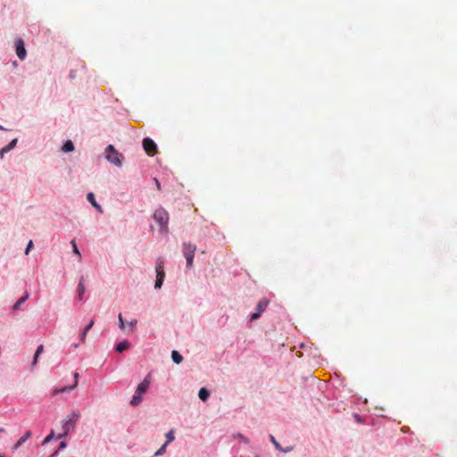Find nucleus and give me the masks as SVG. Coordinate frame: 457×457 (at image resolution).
<instances>
[{"label":"nucleus","mask_w":457,"mask_h":457,"mask_svg":"<svg viewBox=\"0 0 457 457\" xmlns=\"http://www.w3.org/2000/svg\"><path fill=\"white\" fill-rule=\"evenodd\" d=\"M130 346V342L128 339H124L115 345V351L117 353H122L128 350Z\"/></svg>","instance_id":"nucleus-16"},{"label":"nucleus","mask_w":457,"mask_h":457,"mask_svg":"<svg viewBox=\"0 0 457 457\" xmlns=\"http://www.w3.org/2000/svg\"><path fill=\"white\" fill-rule=\"evenodd\" d=\"M18 143V138L12 139L5 146L0 148V158L3 159L4 155L12 151Z\"/></svg>","instance_id":"nucleus-12"},{"label":"nucleus","mask_w":457,"mask_h":457,"mask_svg":"<svg viewBox=\"0 0 457 457\" xmlns=\"http://www.w3.org/2000/svg\"><path fill=\"white\" fill-rule=\"evenodd\" d=\"M29 298V294L26 293L23 296L20 297L19 300L12 305V311H18L21 304H23Z\"/></svg>","instance_id":"nucleus-19"},{"label":"nucleus","mask_w":457,"mask_h":457,"mask_svg":"<svg viewBox=\"0 0 457 457\" xmlns=\"http://www.w3.org/2000/svg\"><path fill=\"white\" fill-rule=\"evenodd\" d=\"M353 416L356 422H358L360 424L364 423V419L358 413H353Z\"/></svg>","instance_id":"nucleus-29"},{"label":"nucleus","mask_w":457,"mask_h":457,"mask_svg":"<svg viewBox=\"0 0 457 457\" xmlns=\"http://www.w3.org/2000/svg\"><path fill=\"white\" fill-rule=\"evenodd\" d=\"M153 219L159 225L160 232L163 235H167L169 232V212L163 207L160 206L154 211Z\"/></svg>","instance_id":"nucleus-2"},{"label":"nucleus","mask_w":457,"mask_h":457,"mask_svg":"<svg viewBox=\"0 0 457 457\" xmlns=\"http://www.w3.org/2000/svg\"><path fill=\"white\" fill-rule=\"evenodd\" d=\"M79 417L80 413L79 411H72L62 420V429L71 432L75 428Z\"/></svg>","instance_id":"nucleus-4"},{"label":"nucleus","mask_w":457,"mask_h":457,"mask_svg":"<svg viewBox=\"0 0 457 457\" xmlns=\"http://www.w3.org/2000/svg\"><path fill=\"white\" fill-rule=\"evenodd\" d=\"M69 77L71 79H73L75 78V71L72 70L70 71Z\"/></svg>","instance_id":"nucleus-37"},{"label":"nucleus","mask_w":457,"mask_h":457,"mask_svg":"<svg viewBox=\"0 0 457 457\" xmlns=\"http://www.w3.org/2000/svg\"><path fill=\"white\" fill-rule=\"evenodd\" d=\"M87 200L92 204V206L100 213L103 212L102 206L96 202L94 193L89 192L87 194Z\"/></svg>","instance_id":"nucleus-14"},{"label":"nucleus","mask_w":457,"mask_h":457,"mask_svg":"<svg viewBox=\"0 0 457 457\" xmlns=\"http://www.w3.org/2000/svg\"><path fill=\"white\" fill-rule=\"evenodd\" d=\"M270 442L272 443V445H274V447L281 452V453H290L294 450V445H289V446H287V447H283L281 445V443H278L276 438L274 437V436L272 435H270Z\"/></svg>","instance_id":"nucleus-10"},{"label":"nucleus","mask_w":457,"mask_h":457,"mask_svg":"<svg viewBox=\"0 0 457 457\" xmlns=\"http://www.w3.org/2000/svg\"><path fill=\"white\" fill-rule=\"evenodd\" d=\"M151 384V373H148L144 379L137 386L135 393L130 400V404L132 406L138 405L142 400L143 395L147 392L149 386Z\"/></svg>","instance_id":"nucleus-1"},{"label":"nucleus","mask_w":457,"mask_h":457,"mask_svg":"<svg viewBox=\"0 0 457 457\" xmlns=\"http://www.w3.org/2000/svg\"><path fill=\"white\" fill-rule=\"evenodd\" d=\"M196 250V245L191 243H183V254L186 258V266L190 269L193 266L195 253Z\"/></svg>","instance_id":"nucleus-6"},{"label":"nucleus","mask_w":457,"mask_h":457,"mask_svg":"<svg viewBox=\"0 0 457 457\" xmlns=\"http://www.w3.org/2000/svg\"><path fill=\"white\" fill-rule=\"evenodd\" d=\"M87 335V331H85V330L81 331V333L79 334V343H83L86 340Z\"/></svg>","instance_id":"nucleus-30"},{"label":"nucleus","mask_w":457,"mask_h":457,"mask_svg":"<svg viewBox=\"0 0 457 457\" xmlns=\"http://www.w3.org/2000/svg\"><path fill=\"white\" fill-rule=\"evenodd\" d=\"M0 129L1 130H4V131H8L9 130L8 129L3 127L2 125H0Z\"/></svg>","instance_id":"nucleus-40"},{"label":"nucleus","mask_w":457,"mask_h":457,"mask_svg":"<svg viewBox=\"0 0 457 457\" xmlns=\"http://www.w3.org/2000/svg\"><path fill=\"white\" fill-rule=\"evenodd\" d=\"M167 443H164L154 453V457H158V456H161L162 454L165 453L166 452V448H167Z\"/></svg>","instance_id":"nucleus-25"},{"label":"nucleus","mask_w":457,"mask_h":457,"mask_svg":"<svg viewBox=\"0 0 457 457\" xmlns=\"http://www.w3.org/2000/svg\"><path fill=\"white\" fill-rule=\"evenodd\" d=\"M73 378H74V383L72 385L65 386L60 388L57 393L58 394H61V393H70L72 390H74L78 386L79 374L78 372H74L73 373Z\"/></svg>","instance_id":"nucleus-11"},{"label":"nucleus","mask_w":457,"mask_h":457,"mask_svg":"<svg viewBox=\"0 0 457 457\" xmlns=\"http://www.w3.org/2000/svg\"><path fill=\"white\" fill-rule=\"evenodd\" d=\"M55 436V432L54 429H51L50 433L44 438L42 445L49 444Z\"/></svg>","instance_id":"nucleus-23"},{"label":"nucleus","mask_w":457,"mask_h":457,"mask_svg":"<svg viewBox=\"0 0 457 457\" xmlns=\"http://www.w3.org/2000/svg\"><path fill=\"white\" fill-rule=\"evenodd\" d=\"M163 265H164V261L162 260V258H161V257L157 258L156 263H155V273H156L155 283H154L155 289H161L163 285V282L165 279V271H164Z\"/></svg>","instance_id":"nucleus-5"},{"label":"nucleus","mask_w":457,"mask_h":457,"mask_svg":"<svg viewBox=\"0 0 457 457\" xmlns=\"http://www.w3.org/2000/svg\"><path fill=\"white\" fill-rule=\"evenodd\" d=\"M66 447H67V442H66V440H62V441H60V443H59V446H58V449H57V450H55V451H54V452L50 455V457H56V456L59 454L60 451L64 450Z\"/></svg>","instance_id":"nucleus-21"},{"label":"nucleus","mask_w":457,"mask_h":457,"mask_svg":"<svg viewBox=\"0 0 457 457\" xmlns=\"http://www.w3.org/2000/svg\"><path fill=\"white\" fill-rule=\"evenodd\" d=\"M144 151L149 155L154 156L157 152L156 143L150 137H145L142 141Z\"/></svg>","instance_id":"nucleus-8"},{"label":"nucleus","mask_w":457,"mask_h":457,"mask_svg":"<svg viewBox=\"0 0 457 457\" xmlns=\"http://www.w3.org/2000/svg\"><path fill=\"white\" fill-rule=\"evenodd\" d=\"M171 360L175 364H179L183 361V356L177 350L171 351Z\"/></svg>","instance_id":"nucleus-20"},{"label":"nucleus","mask_w":457,"mask_h":457,"mask_svg":"<svg viewBox=\"0 0 457 457\" xmlns=\"http://www.w3.org/2000/svg\"><path fill=\"white\" fill-rule=\"evenodd\" d=\"M94 326V320H91L86 326L85 328H83V330L88 332L92 327Z\"/></svg>","instance_id":"nucleus-31"},{"label":"nucleus","mask_w":457,"mask_h":457,"mask_svg":"<svg viewBox=\"0 0 457 457\" xmlns=\"http://www.w3.org/2000/svg\"><path fill=\"white\" fill-rule=\"evenodd\" d=\"M4 428H0V433H1V432H4Z\"/></svg>","instance_id":"nucleus-43"},{"label":"nucleus","mask_w":457,"mask_h":457,"mask_svg":"<svg viewBox=\"0 0 457 457\" xmlns=\"http://www.w3.org/2000/svg\"><path fill=\"white\" fill-rule=\"evenodd\" d=\"M118 319H119V327L120 328H125V323H124L122 315L120 313L119 314Z\"/></svg>","instance_id":"nucleus-32"},{"label":"nucleus","mask_w":457,"mask_h":457,"mask_svg":"<svg viewBox=\"0 0 457 457\" xmlns=\"http://www.w3.org/2000/svg\"><path fill=\"white\" fill-rule=\"evenodd\" d=\"M270 301L267 298H262L256 304L255 310L249 316L250 321L258 320L267 309Z\"/></svg>","instance_id":"nucleus-7"},{"label":"nucleus","mask_w":457,"mask_h":457,"mask_svg":"<svg viewBox=\"0 0 457 457\" xmlns=\"http://www.w3.org/2000/svg\"><path fill=\"white\" fill-rule=\"evenodd\" d=\"M71 432L69 431H66L64 429H62V432L60 433L56 437L57 439H60L61 441L62 440H65V438L67 437V436L70 434Z\"/></svg>","instance_id":"nucleus-28"},{"label":"nucleus","mask_w":457,"mask_h":457,"mask_svg":"<svg viewBox=\"0 0 457 457\" xmlns=\"http://www.w3.org/2000/svg\"><path fill=\"white\" fill-rule=\"evenodd\" d=\"M75 150V146H74V144L71 140H66L63 142L62 144V151L63 153H71Z\"/></svg>","instance_id":"nucleus-17"},{"label":"nucleus","mask_w":457,"mask_h":457,"mask_svg":"<svg viewBox=\"0 0 457 457\" xmlns=\"http://www.w3.org/2000/svg\"><path fill=\"white\" fill-rule=\"evenodd\" d=\"M33 245H34L33 241H32V240H29V241L28 242V244H27L26 247H25V250H24V253H25L26 255H28V254L30 253V251H31V249H32Z\"/></svg>","instance_id":"nucleus-27"},{"label":"nucleus","mask_w":457,"mask_h":457,"mask_svg":"<svg viewBox=\"0 0 457 457\" xmlns=\"http://www.w3.org/2000/svg\"><path fill=\"white\" fill-rule=\"evenodd\" d=\"M85 291H86V287H85V284H84V277H80L79 278V281L78 283V287H77V300L79 301H82L83 300V295L85 294Z\"/></svg>","instance_id":"nucleus-13"},{"label":"nucleus","mask_w":457,"mask_h":457,"mask_svg":"<svg viewBox=\"0 0 457 457\" xmlns=\"http://www.w3.org/2000/svg\"><path fill=\"white\" fill-rule=\"evenodd\" d=\"M12 65H13L14 67H16V66L18 65L17 61H13V62H12Z\"/></svg>","instance_id":"nucleus-42"},{"label":"nucleus","mask_w":457,"mask_h":457,"mask_svg":"<svg viewBox=\"0 0 457 457\" xmlns=\"http://www.w3.org/2000/svg\"><path fill=\"white\" fill-rule=\"evenodd\" d=\"M15 52L18 58L21 61L25 60L27 57V50L25 47V43L22 38L18 37L15 39Z\"/></svg>","instance_id":"nucleus-9"},{"label":"nucleus","mask_w":457,"mask_h":457,"mask_svg":"<svg viewBox=\"0 0 457 457\" xmlns=\"http://www.w3.org/2000/svg\"><path fill=\"white\" fill-rule=\"evenodd\" d=\"M37 359H36V358H34V357H33V360H32V361H31V366H32V367H34V366H36V365H37Z\"/></svg>","instance_id":"nucleus-38"},{"label":"nucleus","mask_w":457,"mask_h":457,"mask_svg":"<svg viewBox=\"0 0 457 457\" xmlns=\"http://www.w3.org/2000/svg\"><path fill=\"white\" fill-rule=\"evenodd\" d=\"M32 433L30 430H27L25 434L14 444L12 447V451L18 450L29 437H31Z\"/></svg>","instance_id":"nucleus-15"},{"label":"nucleus","mask_w":457,"mask_h":457,"mask_svg":"<svg viewBox=\"0 0 457 457\" xmlns=\"http://www.w3.org/2000/svg\"><path fill=\"white\" fill-rule=\"evenodd\" d=\"M233 437L235 439H238L241 443L245 444V445H248L250 443V440L248 437H246L245 436H244L243 434L241 433H237V434H235L233 436Z\"/></svg>","instance_id":"nucleus-22"},{"label":"nucleus","mask_w":457,"mask_h":457,"mask_svg":"<svg viewBox=\"0 0 457 457\" xmlns=\"http://www.w3.org/2000/svg\"><path fill=\"white\" fill-rule=\"evenodd\" d=\"M165 437H166L165 443H167V445L171 443L175 439L174 432L172 430H170L169 432L166 433Z\"/></svg>","instance_id":"nucleus-26"},{"label":"nucleus","mask_w":457,"mask_h":457,"mask_svg":"<svg viewBox=\"0 0 457 457\" xmlns=\"http://www.w3.org/2000/svg\"><path fill=\"white\" fill-rule=\"evenodd\" d=\"M79 344H80L79 342V343L71 344V346H70V352L72 351V350L77 349L79 347Z\"/></svg>","instance_id":"nucleus-34"},{"label":"nucleus","mask_w":457,"mask_h":457,"mask_svg":"<svg viewBox=\"0 0 457 457\" xmlns=\"http://www.w3.org/2000/svg\"><path fill=\"white\" fill-rule=\"evenodd\" d=\"M198 397L203 402L207 401L210 397V391L206 387H201L198 391Z\"/></svg>","instance_id":"nucleus-18"},{"label":"nucleus","mask_w":457,"mask_h":457,"mask_svg":"<svg viewBox=\"0 0 457 457\" xmlns=\"http://www.w3.org/2000/svg\"><path fill=\"white\" fill-rule=\"evenodd\" d=\"M129 327L131 328V329H134L137 324V320H131L129 321Z\"/></svg>","instance_id":"nucleus-33"},{"label":"nucleus","mask_w":457,"mask_h":457,"mask_svg":"<svg viewBox=\"0 0 457 457\" xmlns=\"http://www.w3.org/2000/svg\"><path fill=\"white\" fill-rule=\"evenodd\" d=\"M71 247H72V253L74 254H76L79 258H81V253L77 245V243H76V240L75 239H72L71 241Z\"/></svg>","instance_id":"nucleus-24"},{"label":"nucleus","mask_w":457,"mask_h":457,"mask_svg":"<svg viewBox=\"0 0 457 457\" xmlns=\"http://www.w3.org/2000/svg\"><path fill=\"white\" fill-rule=\"evenodd\" d=\"M154 180L157 189L162 190V186H161L160 181L156 178H154Z\"/></svg>","instance_id":"nucleus-35"},{"label":"nucleus","mask_w":457,"mask_h":457,"mask_svg":"<svg viewBox=\"0 0 457 457\" xmlns=\"http://www.w3.org/2000/svg\"><path fill=\"white\" fill-rule=\"evenodd\" d=\"M0 457H5L4 453H0Z\"/></svg>","instance_id":"nucleus-44"},{"label":"nucleus","mask_w":457,"mask_h":457,"mask_svg":"<svg viewBox=\"0 0 457 457\" xmlns=\"http://www.w3.org/2000/svg\"><path fill=\"white\" fill-rule=\"evenodd\" d=\"M39 355H40V354H37V353H36V352H35V353H34V356H33V357H34V358H36V359H38Z\"/></svg>","instance_id":"nucleus-41"},{"label":"nucleus","mask_w":457,"mask_h":457,"mask_svg":"<svg viewBox=\"0 0 457 457\" xmlns=\"http://www.w3.org/2000/svg\"><path fill=\"white\" fill-rule=\"evenodd\" d=\"M105 159L109 163L120 168L122 166L124 156L112 145H108L105 148Z\"/></svg>","instance_id":"nucleus-3"},{"label":"nucleus","mask_w":457,"mask_h":457,"mask_svg":"<svg viewBox=\"0 0 457 457\" xmlns=\"http://www.w3.org/2000/svg\"><path fill=\"white\" fill-rule=\"evenodd\" d=\"M409 430H410V428H408V427H403V428H402V431H403V433H407V432H409Z\"/></svg>","instance_id":"nucleus-39"},{"label":"nucleus","mask_w":457,"mask_h":457,"mask_svg":"<svg viewBox=\"0 0 457 457\" xmlns=\"http://www.w3.org/2000/svg\"><path fill=\"white\" fill-rule=\"evenodd\" d=\"M43 349H44L43 345H39L37 346V348L36 349V353H37V354H41V353H42V352H43Z\"/></svg>","instance_id":"nucleus-36"}]
</instances>
